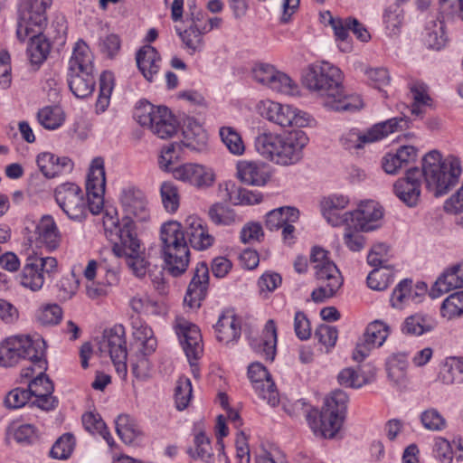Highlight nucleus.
I'll return each instance as SVG.
<instances>
[{
	"label": "nucleus",
	"instance_id": "f257e3e1",
	"mask_svg": "<svg viewBox=\"0 0 463 463\" xmlns=\"http://www.w3.org/2000/svg\"><path fill=\"white\" fill-rule=\"evenodd\" d=\"M461 163L453 156L442 158L440 153L433 150L422 159V169L411 168L406 176L393 184L396 196L410 207L415 206L420 195V178L423 176L427 189L434 196L447 194L458 183L461 175Z\"/></svg>",
	"mask_w": 463,
	"mask_h": 463
},
{
	"label": "nucleus",
	"instance_id": "f03ea898",
	"mask_svg": "<svg viewBox=\"0 0 463 463\" xmlns=\"http://www.w3.org/2000/svg\"><path fill=\"white\" fill-rule=\"evenodd\" d=\"M303 84L329 110L354 111L363 107L360 96L345 90L340 69L329 62L310 64L303 74Z\"/></svg>",
	"mask_w": 463,
	"mask_h": 463
},
{
	"label": "nucleus",
	"instance_id": "7ed1b4c3",
	"mask_svg": "<svg viewBox=\"0 0 463 463\" xmlns=\"http://www.w3.org/2000/svg\"><path fill=\"white\" fill-rule=\"evenodd\" d=\"M52 1L24 0L20 5L17 35L24 41L30 33H34L27 47L29 61L33 71L40 68L51 50L50 43L41 32L46 25V9L52 5Z\"/></svg>",
	"mask_w": 463,
	"mask_h": 463
},
{
	"label": "nucleus",
	"instance_id": "20e7f679",
	"mask_svg": "<svg viewBox=\"0 0 463 463\" xmlns=\"http://www.w3.org/2000/svg\"><path fill=\"white\" fill-rule=\"evenodd\" d=\"M308 143V137L302 130H295L279 136L271 133L259 135L255 147L266 159L280 165L297 164L303 157V149Z\"/></svg>",
	"mask_w": 463,
	"mask_h": 463
},
{
	"label": "nucleus",
	"instance_id": "39448f33",
	"mask_svg": "<svg viewBox=\"0 0 463 463\" xmlns=\"http://www.w3.org/2000/svg\"><path fill=\"white\" fill-rule=\"evenodd\" d=\"M160 241L165 269L174 277L184 273L190 261V250L182 224L175 221L164 223Z\"/></svg>",
	"mask_w": 463,
	"mask_h": 463
},
{
	"label": "nucleus",
	"instance_id": "423d86ee",
	"mask_svg": "<svg viewBox=\"0 0 463 463\" xmlns=\"http://www.w3.org/2000/svg\"><path fill=\"white\" fill-rule=\"evenodd\" d=\"M120 202L123 217L121 222L111 220L113 225V229L110 230L111 234L117 238H122L126 242L137 247L133 241V236H136L135 222H142L149 219L147 201L140 190L129 188L122 192Z\"/></svg>",
	"mask_w": 463,
	"mask_h": 463
},
{
	"label": "nucleus",
	"instance_id": "0eeeda50",
	"mask_svg": "<svg viewBox=\"0 0 463 463\" xmlns=\"http://www.w3.org/2000/svg\"><path fill=\"white\" fill-rule=\"evenodd\" d=\"M45 346L44 340L39 335L34 338L29 335L10 336L0 345V364L13 366L24 359L30 360L42 370L46 364Z\"/></svg>",
	"mask_w": 463,
	"mask_h": 463
},
{
	"label": "nucleus",
	"instance_id": "6e6552de",
	"mask_svg": "<svg viewBox=\"0 0 463 463\" xmlns=\"http://www.w3.org/2000/svg\"><path fill=\"white\" fill-rule=\"evenodd\" d=\"M327 253L320 247H314L310 254V262L319 281V287L311 293V298L316 303H322L332 298L343 283L339 269Z\"/></svg>",
	"mask_w": 463,
	"mask_h": 463
},
{
	"label": "nucleus",
	"instance_id": "1a4fd4ad",
	"mask_svg": "<svg viewBox=\"0 0 463 463\" xmlns=\"http://www.w3.org/2000/svg\"><path fill=\"white\" fill-rule=\"evenodd\" d=\"M58 272V261L54 257H43L34 250L28 252L22 272L20 284L32 291L40 290L46 278Z\"/></svg>",
	"mask_w": 463,
	"mask_h": 463
},
{
	"label": "nucleus",
	"instance_id": "9d476101",
	"mask_svg": "<svg viewBox=\"0 0 463 463\" xmlns=\"http://www.w3.org/2000/svg\"><path fill=\"white\" fill-rule=\"evenodd\" d=\"M408 127V120L405 118H392L373 125L364 133H360L356 129H352L344 134L340 141L345 149H358L363 147L365 144L378 141L387 137L389 134L402 131Z\"/></svg>",
	"mask_w": 463,
	"mask_h": 463
},
{
	"label": "nucleus",
	"instance_id": "9b49d317",
	"mask_svg": "<svg viewBox=\"0 0 463 463\" xmlns=\"http://www.w3.org/2000/svg\"><path fill=\"white\" fill-rule=\"evenodd\" d=\"M135 118L142 127L149 128L160 138L171 137L177 131L176 120L166 107L146 103L137 109Z\"/></svg>",
	"mask_w": 463,
	"mask_h": 463
},
{
	"label": "nucleus",
	"instance_id": "f8f14e48",
	"mask_svg": "<svg viewBox=\"0 0 463 463\" xmlns=\"http://www.w3.org/2000/svg\"><path fill=\"white\" fill-rule=\"evenodd\" d=\"M99 350L103 354H109L119 375L127 374L128 351L123 326L117 325L104 331L99 341Z\"/></svg>",
	"mask_w": 463,
	"mask_h": 463
},
{
	"label": "nucleus",
	"instance_id": "ddd939ff",
	"mask_svg": "<svg viewBox=\"0 0 463 463\" xmlns=\"http://www.w3.org/2000/svg\"><path fill=\"white\" fill-rule=\"evenodd\" d=\"M175 330L179 342L189 360L192 373L199 377V368L194 361L198 360L203 352L202 335L199 327L184 317H177Z\"/></svg>",
	"mask_w": 463,
	"mask_h": 463
},
{
	"label": "nucleus",
	"instance_id": "4468645a",
	"mask_svg": "<svg viewBox=\"0 0 463 463\" xmlns=\"http://www.w3.org/2000/svg\"><path fill=\"white\" fill-rule=\"evenodd\" d=\"M259 110L263 118L282 128H302L307 124L305 113L287 104L267 99L260 103Z\"/></svg>",
	"mask_w": 463,
	"mask_h": 463
},
{
	"label": "nucleus",
	"instance_id": "2eb2a0df",
	"mask_svg": "<svg viewBox=\"0 0 463 463\" xmlns=\"http://www.w3.org/2000/svg\"><path fill=\"white\" fill-rule=\"evenodd\" d=\"M55 200L64 213L71 220L81 221L87 215L83 191L75 184L66 183L54 191Z\"/></svg>",
	"mask_w": 463,
	"mask_h": 463
},
{
	"label": "nucleus",
	"instance_id": "dca6fc26",
	"mask_svg": "<svg viewBox=\"0 0 463 463\" xmlns=\"http://www.w3.org/2000/svg\"><path fill=\"white\" fill-rule=\"evenodd\" d=\"M47 369V364L45 368L41 370L38 367L39 372L37 376L31 381L28 387L30 396H34L35 400L33 404L43 411H52L58 406L57 397L52 395L54 391V385L50 378L44 373Z\"/></svg>",
	"mask_w": 463,
	"mask_h": 463
},
{
	"label": "nucleus",
	"instance_id": "f3484780",
	"mask_svg": "<svg viewBox=\"0 0 463 463\" xmlns=\"http://www.w3.org/2000/svg\"><path fill=\"white\" fill-rule=\"evenodd\" d=\"M307 420L316 435L326 439L334 438L344 421L341 417L325 407H322L320 411L316 409L310 410L307 413Z\"/></svg>",
	"mask_w": 463,
	"mask_h": 463
},
{
	"label": "nucleus",
	"instance_id": "a211bd4d",
	"mask_svg": "<svg viewBox=\"0 0 463 463\" xmlns=\"http://www.w3.org/2000/svg\"><path fill=\"white\" fill-rule=\"evenodd\" d=\"M248 375L258 395L271 406L279 402V392L270 374L260 363H252L248 368Z\"/></svg>",
	"mask_w": 463,
	"mask_h": 463
},
{
	"label": "nucleus",
	"instance_id": "6ab92c4d",
	"mask_svg": "<svg viewBox=\"0 0 463 463\" xmlns=\"http://www.w3.org/2000/svg\"><path fill=\"white\" fill-rule=\"evenodd\" d=\"M173 174L175 179L200 189L211 187L215 182L213 170L199 164H184L173 169Z\"/></svg>",
	"mask_w": 463,
	"mask_h": 463
},
{
	"label": "nucleus",
	"instance_id": "aec40b11",
	"mask_svg": "<svg viewBox=\"0 0 463 463\" xmlns=\"http://www.w3.org/2000/svg\"><path fill=\"white\" fill-rule=\"evenodd\" d=\"M347 218L351 219L354 229L371 232L378 228L383 212L382 206L374 201L362 202L356 210L346 212Z\"/></svg>",
	"mask_w": 463,
	"mask_h": 463
},
{
	"label": "nucleus",
	"instance_id": "412c9836",
	"mask_svg": "<svg viewBox=\"0 0 463 463\" xmlns=\"http://www.w3.org/2000/svg\"><path fill=\"white\" fill-rule=\"evenodd\" d=\"M33 238L35 241L43 245L49 251H53L60 247L61 234L52 215L45 214L41 217L35 224L33 235L29 240L33 241Z\"/></svg>",
	"mask_w": 463,
	"mask_h": 463
},
{
	"label": "nucleus",
	"instance_id": "4be33fe9",
	"mask_svg": "<svg viewBox=\"0 0 463 463\" xmlns=\"http://www.w3.org/2000/svg\"><path fill=\"white\" fill-rule=\"evenodd\" d=\"M209 285V269L204 262L198 263L188 286L184 302L191 308L199 307Z\"/></svg>",
	"mask_w": 463,
	"mask_h": 463
},
{
	"label": "nucleus",
	"instance_id": "5701e85b",
	"mask_svg": "<svg viewBox=\"0 0 463 463\" xmlns=\"http://www.w3.org/2000/svg\"><path fill=\"white\" fill-rule=\"evenodd\" d=\"M118 241L114 242L113 252L116 256H125L126 263L132 270L133 274L137 278H143L146 273L147 261L139 254V241L136 236L133 241L137 247H133L130 243L126 242L122 238H118Z\"/></svg>",
	"mask_w": 463,
	"mask_h": 463
},
{
	"label": "nucleus",
	"instance_id": "b1692460",
	"mask_svg": "<svg viewBox=\"0 0 463 463\" xmlns=\"http://www.w3.org/2000/svg\"><path fill=\"white\" fill-rule=\"evenodd\" d=\"M184 230L188 245L195 250H206L214 242V237L209 233L206 223L197 216L187 217L184 221Z\"/></svg>",
	"mask_w": 463,
	"mask_h": 463
},
{
	"label": "nucleus",
	"instance_id": "393cba45",
	"mask_svg": "<svg viewBox=\"0 0 463 463\" xmlns=\"http://www.w3.org/2000/svg\"><path fill=\"white\" fill-rule=\"evenodd\" d=\"M427 291V286L423 282L413 285L412 280L403 279L396 288L391 297V304L395 308H402L411 302L419 303Z\"/></svg>",
	"mask_w": 463,
	"mask_h": 463
},
{
	"label": "nucleus",
	"instance_id": "a878e982",
	"mask_svg": "<svg viewBox=\"0 0 463 463\" xmlns=\"http://www.w3.org/2000/svg\"><path fill=\"white\" fill-rule=\"evenodd\" d=\"M37 165L46 178H54L63 173L72 170L73 164L66 156L59 157L50 152H43L38 155Z\"/></svg>",
	"mask_w": 463,
	"mask_h": 463
},
{
	"label": "nucleus",
	"instance_id": "bb28decb",
	"mask_svg": "<svg viewBox=\"0 0 463 463\" xmlns=\"http://www.w3.org/2000/svg\"><path fill=\"white\" fill-rule=\"evenodd\" d=\"M214 327L219 342L229 344L241 336V321L232 311L222 313Z\"/></svg>",
	"mask_w": 463,
	"mask_h": 463
},
{
	"label": "nucleus",
	"instance_id": "cd10ccee",
	"mask_svg": "<svg viewBox=\"0 0 463 463\" xmlns=\"http://www.w3.org/2000/svg\"><path fill=\"white\" fill-rule=\"evenodd\" d=\"M133 345L136 352L145 354H151L156 351L157 341L154 336L153 330L140 319L132 322Z\"/></svg>",
	"mask_w": 463,
	"mask_h": 463
},
{
	"label": "nucleus",
	"instance_id": "c85d7f7f",
	"mask_svg": "<svg viewBox=\"0 0 463 463\" xmlns=\"http://www.w3.org/2000/svg\"><path fill=\"white\" fill-rule=\"evenodd\" d=\"M250 345L254 351L265 359L273 361L276 354L277 328L273 320H269L259 339L251 341Z\"/></svg>",
	"mask_w": 463,
	"mask_h": 463
},
{
	"label": "nucleus",
	"instance_id": "c756f323",
	"mask_svg": "<svg viewBox=\"0 0 463 463\" xmlns=\"http://www.w3.org/2000/svg\"><path fill=\"white\" fill-rule=\"evenodd\" d=\"M183 135L184 139L180 142L183 148L201 152L206 147L208 135L199 123L189 119L183 129Z\"/></svg>",
	"mask_w": 463,
	"mask_h": 463
},
{
	"label": "nucleus",
	"instance_id": "7c9ffc66",
	"mask_svg": "<svg viewBox=\"0 0 463 463\" xmlns=\"http://www.w3.org/2000/svg\"><path fill=\"white\" fill-rule=\"evenodd\" d=\"M137 64L144 77L151 81L160 68V56L156 48L150 45L143 46L137 53Z\"/></svg>",
	"mask_w": 463,
	"mask_h": 463
},
{
	"label": "nucleus",
	"instance_id": "2f4dec72",
	"mask_svg": "<svg viewBox=\"0 0 463 463\" xmlns=\"http://www.w3.org/2000/svg\"><path fill=\"white\" fill-rule=\"evenodd\" d=\"M69 87L73 95L83 99L90 96L95 87L93 71H69Z\"/></svg>",
	"mask_w": 463,
	"mask_h": 463
},
{
	"label": "nucleus",
	"instance_id": "473e14b6",
	"mask_svg": "<svg viewBox=\"0 0 463 463\" xmlns=\"http://www.w3.org/2000/svg\"><path fill=\"white\" fill-rule=\"evenodd\" d=\"M93 56L89 46L79 40L73 48L72 55L69 61V71H93Z\"/></svg>",
	"mask_w": 463,
	"mask_h": 463
},
{
	"label": "nucleus",
	"instance_id": "72a5a7b5",
	"mask_svg": "<svg viewBox=\"0 0 463 463\" xmlns=\"http://www.w3.org/2000/svg\"><path fill=\"white\" fill-rule=\"evenodd\" d=\"M237 171L238 177L247 184L260 186L267 183V174L262 167L254 162H239Z\"/></svg>",
	"mask_w": 463,
	"mask_h": 463
},
{
	"label": "nucleus",
	"instance_id": "f704fd0d",
	"mask_svg": "<svg viewBox=\"0 0 463 463\" xmlns=\"http://www.w3.org/2000/svg\"><path fill=\"white\" fill-rule=\"evenodd\" d=\"M437 326L436 320L427 315L415 314L404 321L402 331L408 335H421L432 331Z\"/></svg>",
	"mask_w": 463,
	"mask_h": 463
},
{
	"label": "nucleus",
	"instance_id": "c9c22d12",
	"mask_svg": "<svg viewBox=\"0 0 463 463\" xmlns=\"http://www.w3.org/2000/svg\"><path fill=\"white\" fill-rule=\"evenodd\" d=\"M299 212L294 207L274 209L266 215V227L270 231L280 229L287 222H298Z\"/></svg>",
	"mask_w": 463,
	"mask_h": 463
},
{
	"label": "nucleus",
	"instance_id": "e433bc0d",
	"mask_svg": "<svg viewBox=\"0 0 463 463\" xmlns=\"http://www.w3.org/2000/svg\"><path fill=\"white\" fill-rule=\"evenodd\" d=\"M105 185L106 178L103 159L100 157L94 158L88 174L86 194H91V192L104 194Z\"/></svg>",
	"mask_w": 463,
	"mask_h": 463
},
{
	"label": "nucleus",
	"instance_id": "4c0bfd02",
	"mask_svg": "<svg viewBox=\"0 0 463 463\" xmlns=\"http://www.w3.org/2000/svg\"><path fill=\"white\" fill-rule=\"evenodd\" d=\"M463 287V278L458 277L453 266L446 269L437 279L431 288V295L437 298L441 294L447 293L454 288Z\"/></svg>",
	"mask_w": 463,
	"mask_h": 463
},
{
	"label": "nucleus",
	"instance_id": "58836bf2",
	"mask_svg": "<svg viewBox=\"0 0 463 463\" xmlns=\"http://www.w3.org/2000/svg\"><path fill=\"white\" fill-rule=\"evenodd\" d=\"M187 453L194 459H200L204 463L214 462L210 439L203 431H200L194 436V447L189 448Z\"/></svg>",
	"mask_w": 463,
	"mask_h": 463
},
{
	"label": "nucleus",
	"instance_id": "ea45409f",
	"mask_svg": "<svg viewBox=\"0 0 463 463\" xmlns=\"http://www.w3.org/2000/svg\"><path fill=\"white\" fill-rule=\"evenodd\" d=\"M223 192L225 193L223 194L224 199L235 205L243 203L252 204L260 202V199L252 192L237 186L232 182L224 184Z\"/></svg>",
	"mask_w": 463,
	"mask_h": 463
},
{
	"label": "nucleus",
	"instance_id": "a19ab883",
	"mask_svg": "<svg viewBox=\"0 0 463 463\" xmlns=\"http://www.w3.org/2000/svg\"><path fill=\"white\" fill-rule=\"evenodd\" d=\"M388 378L395 384H402L406 380L407 356L403 353L392 354L386 363Z\"/></svg>",
	"mask_w": 463,
	"mask_h": 463
},
{
	"label": "nucleus",
	"instance_id": "79ce46f5",
	"mask_svg": "<svg viewBox=\"0 0 463 463\" xmlns=\"http://www.w3.org/2000/svg\"><path fill=\"white\" fill-rule=\"evenodd\" d=\"M184 48L190 54L200 52L204 47L203 35L206 31L187 27L184 30L176 29Z\"/></svg>",
	"mask_w": 463,
	"mask_h": 463
},
{
	"label": "nucleus",
	"instance_id": "37998d69",
	"mask_svg": "<svg viewBox=\"0 0 463 463\" xmlns=\"http://www.w3.org/2000/svg\"><path fill=\"white\" fill-rule=\"evenodd\" d=\"M440 314L447 319L463 316V290L454 292L443 300Z\"/></svg>",
	"mask_w": 463,
	"mask_h": 463
},
{
	"label": "nucleus",
	"instance_id": "c03bdc74",
	"mask_svg": "<svg viewBox=\"0 0 463 463\" xmlns=\"http://www.w3.org/2000/svg\"><path fill=\"white\" fill-rule=\"evenodd\" d=\"M39 123L47 129H56L62 125L65 119L62 109L58 107H45L37 114Z\"/></svg>",
	"mask_w": 463,
	"mask_h": 463
},
{
	"label": "nucleus",
	"instance_id": "a18cd8bd",
	"mask_svg": "<svg viewBox=\"0 0 463 463\" xmlns=\"http://www.w3.org/2000/svg\"><path fill=\"white\" fill-rule=\"evenodd\" d=\"M388 334V326L383 322L375 320L367 326L363 338L367 342V345L374 348L384 343Z\"/></svg>",
	"mask_w": 463,
	"mask_h": 463
},
{
	"label": "nucleus",
	"instance_id": "49530a36",
	"mask_svg": "<svg viewBox=\"0 0 463 463\" xmlns=\"http://www.w3.org/2000/svg\"><path fill=\"white\" fill-rule=\"evenodd\" d=\"M220 137L230 153L241 156L245 151V146L241 135L232 127L220 128Z\"/></svg>",
	"mask_w": 463,
	"mask_h": 463
},
{
	"label": "nucleus",
	"instance_id": "de8ad7c7",
	"mask_svg": "<svg viewBox=\"0 0 463 463\" xmlns=\"http://www.w3.org/2000/svg\"><path fill=\"white\" fill-rule=\"evenodd\" d=\"M374 373H372L370 376L360 374L354 368L348 367L343 369L337 376V381L340 385L351 388H360L364 384L371 382Z\"/></svg>",
	"mask_w": 463,
	"mask_h": 463
},
{
	"label": "nucleus",
	"instance_id": "09e8293b",
	"mask_svg": "<svg viewBox=\"0 0 463 463\" xmlns=\"http://www.w3.org/2000/svg\"><path fill=\"white\" fill-rule=\"evenodd\" d=\"M75 446V438L71 433L61 435L52 445L50 456L55 459H67L72 453Z\"/></svg>",
	"mask_w": 463,
	"mask_h": 463
},
{
	"label": "nucleus",
	"instance_id": "8fccbe9b",
	"mask_svg": "<svg viewBox=\"0 0 463 463\" xmlns=\"http://www.w3.org/2000/svg\"><path fill=\"white\" fill-rule=\"evenodd\" d=\"M420 420L423 428L430 431H441L447 428L445 417L435 408L423 411Z\"/></svg>",
	"mask_w": 463,
	"mask_h": 463
},
{
	"label": "nucleus",
	"instance_id": "3c124183",
	"mask_svg": "<svg viewBox=\"0 0 463 463\" xmlns=\"http://www.w3.org/2000/svg\"><path fill=\"white\" fill-rule=\"evenodd\" d=\"M164 208L168 213H175L179 207L180 197L177 187L171 182H164L160 187Z\"/></svg>",
	"mask_w": 463,
	"mask_h": 463
},
{
	"label": "nucleus",
	"instance_id": "603ef678",
	"mask_svg": "<svg viewBox=\"0 0 463 463\" xmlns=\"http://www.w3.org/2000/svg\"><path fill=\"white\" fill-rule=\"evenodd\" d=\"M192 383L189 378L182 376L175 388V402L178 411L188 407L192 398Z\"/></svg>",
	"mask_w": 463,
	"mask_h": 463
},
{
	"label": "nucleus",
	"instance_id": "864d4df0",
	"mask_svg": "<svg viewBox=\"0 0 463 463\" xmlns=\"http://www.w3.org/2000/svg\"><path fill=\"white\" fill-rule=\"evenodd\" d=\"M402 21L403 11L398 4L394 3L385 9L383 22L390 34L395 35L399 33Z\"/></svg>",
	"mask_w": 463,
	"mask_h": 463
},
{
	"label": "nucleus",
	"instance_id": "5fc2aeb1",
	"mask_svg": "<svg viewBox=\"0 0 463 463\" xmlns=\"http://www.w3.org/2000/svg\"><path fill=\"white\" fill-rule=\"evenodd\" d=\"M208 214L211 221L217 225H231L236 222L237 218L232 209L222 203L212 205Z\"/></svg>",
	"mask_w": 463,
	"mask_h": 463
},
{
	"label": "nucleus",
	"instance_id": "6e6d98bb",
	"mask_svg": "<svg viewBox=\"0 0 463 463\" xmlns=\"http://www.w3.org/2000/svg\"><path fill=\"white\" fill-rule=\"evenodd\" d=\"M113 90V76L111 72L104 71L99 77V95L96 107L105 111L109 104V98Z\"/></svg>",
	"mask_w": 463,
	"mask_h": 463
},
{
	"label": "nucleus",
	"instance_id": "4d7b16f0",
	"mask_svg": "<svg viewBox=\"0 0 463 463\" xmlns=\"http://www.w3.org/2000/svg\"><path fill=\"white\" fill-rule=\"evenodd\" d=\"M348 396L341 390L332 392L331 395L326 399L323 407L330 409L334 413L341 417L343 420L345 416L347 408Z\"/></svg>",
	"mask_w": 463,
	"mask_h": 463
},
{
	"label": "nucleus",
	"instance_id": "13d9d810",
	"mask_svg": "<svg viewBox=\"0 0 463 463\" xmlns=\"http://www.w3.org/2000/svg\"><path fill=\"white\" fill-rule=\"evenodd\" d=\"M116 431L118 437L126 444L134 441L137 435V430L128 415H119L116 420Z\"/></svg>",
	"mask_w": 463,
	"mask_h": 463
},
{
	"label": "nucleus",
	"instance_id": "bf43d9fd",
	"mask_svg": "<svg viewBox=\"0 0 463 463\" xmlns=\"http://www.w3.org/2000/svg\"><path fill=\"white\" fill-rule=\"evenodd\" d=\"M424 42L428 48L436 51H439L445 46L447 43V36L444 25L441 22L434 24L431 28L428 29Z\"/></svg>",
	"mask_w": 463,
	"mask_h": 463
},
{
	"label": "nucleus",
	"instance_id": "052dcab7",
	"mask_svg": "<svg viewBox=\"0 0 463 463\" xmlns=\"http://www.w3.org/2000/svg\"><path fill=\"white\" fill-rule=\"evenodd\" d=\"M130 307L137 314H158V303L150 299L146 295H136L129 301Z\"/></svg>",
	"mask_w": 463,
	"mask_h": 463
},
{
	"label": "nucleus",
	"instance_id": "680f3d73",
	"mask_svg": "<svg viewBox=\"0 0 463 463\" xmlns=\"http://www.w3.org/2000/svg\"><path fill=\"white\" fill-rule=\"evenodd\" d=\"M439 377L445 384L461 383L457 357L446 359L440 369Z\"/></svg>",
	"mask_w": 463,
	"mask_h": 463
},
{
	"label": "nucleus",
	"instance_id": "e2e57ef3",
	"mask_svg": "<svg viewBox=\"0 0 463 463\" xmlns=\"http://www.w3.org/2000/svg\"><path fill=\"white\" fill-rule=\"evenodd\" d=\"M390 269L384 266L383 269L375 267L367 277L368 287L373 290H384L388 288L390 283Z\"/></svg>",
	"mask_w": 463,
	"mask_h": 463
},
{
	"label": "nucleus",
	"instance_id": "0e129e2a",
	"mask_svg": "<svg viewBox=\"0 0 463 463\" xmlns=\"http://www.w3.org/2000/svg\"><path fill=\"white\" fill-rule=\"evenodd\" d=\"M271 90L284 94H293L296 90V84L294 81L285 73L275 71L274 77L269 86Z\"/></svg>",
	"mask_w": 463,
	"mask_h": 463
},
{
	"label": "nucleus",
	"instance_id": "69168bd1",
	"mask_svg": "<svg viewBox=\"0 0 463 463\" xmlns=\"http://www.w3.org/2000/svg\"><path fill=\"white\" fill-rule=\"evenodd\" d=\"M363 231L354 229V226L345 228L343 236L345 245L352 251H360L364 248L365 237L361 233Z\"/></svg>",
	"mask_w": 463,
	"mask_h": 463
},
{
	"label": "nucleus",
	"instance_id": "338daca9",
	"mask_svg": "<svg viewBox=\"0 0 463 463\" xmlns=\"http://www.w3.org/2000/svg\"><path fill=\"white\" fill-rule=\"evenodd\" d=\"M149 354L136 352L135 357L131 361V371L138 380H146L150 374V363L147 359Z\"/></svg>",
	"mask_w": 463,
	"mask_h": 463
},
{
	"label": "nucleus",
	"instance_id": "774afa93",
	"mask_svg": "<svg viewBox=\"0 0 463 463\" xmlns=\"http://www.w3.org/2000/svg\"><path fill=\"white\" fill-rule=\"evenodd\" d=\"M30 398L27 389L15 388L6 394L4 402L8 409H18L24 406Z\"/></svg>",
	"mask_w": 463,
	"mask_h": 463
}]
</instances>
